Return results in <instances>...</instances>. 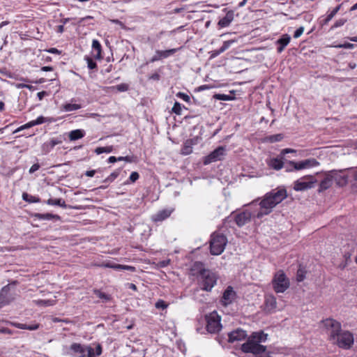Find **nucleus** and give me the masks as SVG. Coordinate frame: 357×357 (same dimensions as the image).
Here are the masks:
<instances>
[{
	"instance_id": "obj_32",
	"label": "nucleus",
	"mask_w": 357,
	"mask_h": 357,
	"mask_svg": "<svg viewBox=\"0 0 357 357\" xmlns=\"http://www.w3.org/2000/svg\"><path fill=\"white\" fill-rule=\"evenodd\" d=\"M36 217H38L39 219H42V220H51V219L59 220L60 219V217L58 215H53L51 213L37 214Z\"/></svg>"
},
{
	"instance_id": "obj_46",
	"label": "nucleus",
	"mask_w": 357,
	"mask_h": 357,
	"mask_svg": "<svg viewBox=\"0 0 357 357\" xmlns=\"http://www.w3.org/2000/svg\"><path fill=\"white\" fill-rule=\"evenodd\" d=\"M87 66L89 69H94L97 67V64L95 61H93L91 58H86Z\"/></svg>"
},
{
	"instance_id": "obj_21",
	"label": "nucleus",
	"mask_w": 357,
	"mask_h": 357,
	"mask_svg": "<svg viewBox=\"0 0 357 357\" xmlns=\"http://www.w3.org/2000/svg\"><path fill=\"white\" fill-rule=\"evenodd\" d=\"M266 309L268 311H273L277 307V301L275 296L271 295L266 298L265 301Z\"/></svg>"
},
{
	"instance_id": "obj_26",
	"label": "nucleus",
	"mask_w": 357,
	"mask_h": 357,
	"mask_svg": "<svg viewBox=\"0 0 357 357\" xmlns=\"http://www.w3.org/2000/svg\"><path fill=\"white\" fill-rule=\"evenodd\" d=\"M82 107L81 105L79 104H71V103H66L62 105L61 108L65 112H71L74 110L79 109Z\"/></svg>"
},
{
	"instance_id": "obj_63",
	"label": "nucleus",
	"mask_w": 357,
	"mask_h": 357,
	"mask_svg": "<svg viewBox=\"0 0 357 357\" xmlns=\"http://www.w3.org/2000/svg\"><path fill=\"white\" fill-rule=\"evenodd\" d=\"M158 60H160L159 55H158L156 53L155 54L151 59L150 61L151 63H153L155 61H157Z\"/></svg>"
},
{
	"instance_id": "obj_14",
	"label": "nucleus",
	"mask_w": 357,
	"mask_h": 357,
	"mask_svg": "<svg viewBox=\"0 0 357 357\" xmlns=\"http://www.w3.org/2000/svg\"><path fill=\"white\" fill-rule=\"evenodd\" d=\"M334 176H333L331 174V171L328 172L326 174L325 178L321 181L319 184V189L318 190V191L321 192L324 190L328 189L333 184Z\"/></svg>"
},
{
	"instance_id": "obj_56",
	"label": "nucleus",
	"mask_w": 357,
	"mask_h": 357,
	"mask_svg": "<svg viewBox=\"0 0 357 357\" xmlns=\"http://www.w3.org/2000/svg\"><path fill=\"white\" fill-rule=\"evenodd\" d=\"M86 350L88 353V357H95L96 356L94 353L93 349L91 347H88L86 348Z\"/></svg>"
},
{
	"instance_id": "obj_30",
	"label": "nucleus",
	"mask_w": 357,
	"mask_h": 357,
	"mask_svg": "<svg viewBox=\"0 0 357 357\" xmlns=\"http://www.w3.org/2000/svg\"><path fill=\"white\" fill-rule=\"evenodd\" d=\"M341 7V5L337 6L335 7L326 17V19L323 21V24H327L333 18V17L337 14V13L339 11L340 8Z\"/></svg>"
},
{
	"instance_id": "obj_28",
	"label": "nucleus",
	"mask_w": 357,
	"mask_h": 357,
	"mask_svg": "<svg viewBox=\"0 0 357 357\" xmlns=\"http://www.w3.org/2000/svg\"><path fill=\"white\" fill-rule=\"evenodd\" d=\"M49 205H56L63 208H66L67 206L65 201L61 199H49L47 202Z\"/></svg>"
},
{
	"instance_id": "obj_60",
	"label": "nucleus",
	"mask_w": 357,
	"mask_h": 357,
	"mask_svg": "<svg viewBox=\"0 0 357 357\" xmlns=\"http://www.w3.org/2000/svg\"><path fill=\"white\" fill-rule=\"evenodd\" d=\"M128 89L127 86L125 84H120L117 86V89L120 91H126Z\"/></svg>"
},
{
	"instance_id": "obj_41",
	"label": "nucleus",
	"mask_w": 357,
	"mask_h": 357,
	"mask_svg": "<svg viewBox=\"0 0 357 357\" xmlns=\"http://www.w3.org/2000/svg\"><path fill=\"white\" fill-rule=\"evenodd\" d=\"M172 112L176 114H181L182 108L179 102H176L172 107Z\"/></svg>"
},
{
	"instance_id": "obj_58",
	"label": "nucleus",
	"mask_w": 357,
	"mask_h": 357,
	"mask_svg": "<svg viewBox=\"0 0 357 357\" xmlns=\"http://www.w3.org/2000/svg\"><path fill=\"white\" fill-rule=\"evenodd\" d=\"M170 263V260L168 259V260H164V261H161L158 263V265L160 267H165L167 266V265H169V264Z\"/></svg>"
},
{
	"instance_id": "obj_1",
	"label": "nucleus",
	"mask_w": 357,
	"mask_h": 357,
	"mask_svg": "<svg viewBox=\"0 0 357 357\" xmlns=\"http://www.w3.org/2000/svg\"><path fill=\"white\" fill-rule=\"evenodd\" d=\"M287 197V190L284 188L275 189L267 192L259 204L260 209L256 215L257 218H261L270 214L273 209Z\"/></svg>"
},
{
	"instance_id": "obj_3",
	"label": "nucleus",
	"mask_w": 357,
	"mask_h": 357,
	"mask_svg": "<svg viewBox=\"0 0 357 357\" xmlns=\"http://www.w3.org/2000/svg\"><path fill=\"white\" fill-rule=\"evenodd\" d=\"M267 336L268 335L263 331L252 333L247 342L241 345V350L244 353H251L256 356H261L265 354L266 347L260 343L265 342Z\"/></svg>"
},
{
	"instance_id": "obj_57",
	"label": "nucleus",
	"mask_w": 357,
	"mask_h": 357,
	"mask_svg": "<svg viewBox=\"0 0 357 357\" xmlns=\"http://www.w3.org/2000/svg\"><path fill=\"white\" fill-rule=\"evenodd\" d=\"M122 270H127L132 272L135 271V268L131 266L123 265Z\"/></svg>"
},
{
	"instance_id": "obj_27",
	"label": "nucleus",
	"mask_w": 357,
	"mask_h": 357,
	"mask_svg": "<svg viewBox=\"0 0 357 357\" xmlns=\"http://www.w3.org/2000/svg\"><path fill=\"white\" fill-rule=\"evenodd\" d=\"M92 47L97 52L95 57L100 59L101 58V45L97 40H93L92 42Z\"/></svg>"
},
{
	"instance_id": "obj_36",
	"label": "nucleus",
	"mask_w": 357,
	"mask_h": 357,
	"mask_svg": "<svg viewBox=\"0 0 357 357\" xmlns=\"http://www.w3.org/2000/svg\"><path fill=\"white\" fill-rule=\"evenodd\" d=\"M233 43H234L233 40L225 41L222 46L217 51V54L224 52Z\"/></svg>"
},
{
	"instance_id": "obj_16",
	"label": "nucleus",
	"mask_w": 357,
	"mask_h": 357,
	"mask_svg": "<svg viewBox=\"0 0 357 357\" xmlns=\"http://www.w3.org/2000/svg\"><path fill=\"white\" fill-rule=\"evenodd\" d=\"M251 213L249 211H244L238 214L235 218V221L239 227H242L250 221Z\"/></svg>"
},
{
	"instance_id": "obj_50",
	"label": "nucleus",
	"mask_w": 357,
	"mask_h": 357,
	"mask_svg": "<svg viewBox=\"0 0 357 357\" xmlns=\"http://www.w3.org/2000/svg\"><path fill=\"white\" fill-rule=\"evenodd\" d=\"M303 31H304V28L303 26L299 27L298 29H297L295 31L294 37L295 38H299L303 34Z\"/></svg>"
},
{
	"instance_id": "obj_15",
	"label": "nucleus",
	"mask_w": 357,
	"mask_h": 357,
	"mask_svg": "<svg viewBox=\"0 0 357 357\" xmlns=\"http://www.w3.org/2000/svg\"><path fill=\"white\" fill-rule=\"evenodd\" d=\"M331 172L333 176H335L333 177V180L336 182L337 185L344 186L347 184L348 181L347 176L344 174H342V171L333 170L331 171Z\"/></svg>"
},
{
	"instance_id": "obj_13",
	"label": "nucleus",
	"mask_w": 357,
	"mask_h": 357,
	"mask_svg": "<svg viewBox=\"0 0 357 357\" xmlns=\"http://www.w3.org/2000/svg\"><path fill=\"white\" fill-rule=\"evenodd\" d=\"M236 293L231 287H228L223 293L222 297V305L227 306L232 303L235 298Z\"/></svg>"
},
{
	"instance_id": "obj_61",
	"label": "nucleus",
	"mask_w": 357,
	"mask_h": 357,
	"mask_svg": "<svg viewBox=\"0 0 357 357\" xmlns=\"http://www.w3.org/2000/svg\"><path fill=\"white\" fill-rule=\"evenodd\" d=\"M340 47L344 48H352L354 47V45L349 43H346L344 44L340 45Z\"/></svg>"
},
{
	"instance_id": "obj_47",
	"label": "nucleus",
	"mask_w": 357,
	"mask_h": 357,
	"mask_svg": "<svg viewBox=\"0 0 357 357\" xmlns=\"http://www.w3.org/2000/svg\"><path fill=\"white\" fill-rule=\"evenodd\" d=\"M139 177V174L137 172H133L131 173L129 177V181L130 183H135L137 180H138Z\"/></svg>"
},
{
	"instance_id": "obj_43",
	"label": "nucleus",
	"mask_w": 357,
	"mask_h": 357,
	"mask_svg": "<svg viewBox=\"0 0 357 357\" xmlns=\"http://www.w3.org/2000/svg\"><path fill=\"white\" fill-rule=\"evenodd\" d=\"M136 157H134V156H129V155H127V156H125V157H119L118 158V160L119 161H121V160H124V161H126L128 162H135L136 161Z\"/></svg>"
},
{
	"instance_id": "obj_6",
	"label": "nucleus",
	"mask_w": 357,
	"mask_h": 357,
	"mask_svg": "<svg viewBox=\"0 0 357 357\" xmlns=\"http://www.w3.org/2000/svg\"><path fill=\"white\" fill-rule=\"evenodd\" d=\"M205 320L206 322V330L208 333L216 334L222 329L221 317L216 311L205 315Z\"/></svg>"
},
{
	"instance_id": "obj_9",
	"label": "nucleus",
	"mask_w": 357,
	"mask_h": 357,
	"mask_svg": "<svg viewBox=\"0 0 357 357\" xmlns=\"http://www.w3.org/2000/svg\"><path fill=\"white\" fill-rule=\"evenodd\" d=\"M332 343L341 348L348 349L354 343L353 335L347 331H342L337 336V340H333Z\"/></svg>"
},
{
	"instance_id": "obj_29",
	"label": "nucleus",
	"mask_w": 357,
	"mask_h": 357,
	"mask_svg": "<svg viewBox=\"0 0 357 357\" xmlns=\"http://www.w3.org/2000/svg\"><path fill=\"white\" fill-rule=\"evenodd\" d=\"M70 349L75 352L82 354V355L80 357H84L86 349L80 344L73 343L71 344Z\"/></svg>"
},
{
	"instance_id": "obj_24",
	"label": "nucleus",
	"mask_w": 357,
	"mask_h": 357,
	"mask_svg": "<svg viewBox=\"0 0 357 357\" xmlns=\"http://www.w3.org/2000/svg\"><path fill=\"white\" fill-rule=\"evenodd\" d=\"M194 144L192 139H188L185 142L183 147L181 149L183 155H188L192 152V145Z\"/></svg>"
},
{
	"instance_id": "obj_4",
	"label": "nucleus",
	"mask_w": 357,
	"mask_h": 357,
	"mask_svg": "<svg viewBox=\"0 0 357 357\" xmlns=\"http://www.w3.org/2000/svg\"><path fill=\"white\" fill-rule=\"evenodd\" d=\"M227 243V239L225 235L216 232L213 233L211 235L210 241V251L211 255H220L224 251Z\"/></svg>"
},
{
	"instance_id": "obj_53",
	"label": "nucleus",
	"mask_w": 357,
	"mask_h": 357,
	"mask_svg": "<svg viewBox=\"0 0 357 357\" xmlns=\"http://www.w3.org/2000/svg\"><path fill=\"white\" fill-rule=\"evenodd\" d=\"M346 22V20L340 19L335 22L333 27H339L342 26Z\"/></svg>"
},
{
	"instance_id": "obj_52",
	"label": "nucleus",
	"mask_w": 357,
	"mask_h": 357,
	"mask_svg": "<svg viewBox=\"0 0 357 357\" xmlns=\"http://www.w3.org/2000/svg\"><path fill=\"white\" fill-rule=\"evenodd\" d=\"M177 96H178L179 98H182L185 102H189L190 101L189 96H188L185 93L179 92V93H177Z\"/></svg>"
},
{
	"instance_id": "obj_54",
	"label": "nucleus",
	"mask_w": 357,
	"mask_h": 357,
	"mask_svg": "<svg viewBox=\"0 0 357 357\" xmlns=\"http://www.w3.org/2000/svg\"><path fill=\"white\" fill-rule=\"evenodd\" d=\"M296 152V150L294 149H282L281 153H280V155L283 157L286 153H295Z\"/></svg>"
},
{
	"instance_id": "obj_22",
	"label": "nucleus",
	"mask_w": 357,
	"mask_h": 357,
	"mask_svg": "<svg viewBox=\"0 0 357 357\" xmlns=\"http://www.w3.org/2000/svg\"><path fill=\"white\" fill-rule=\"evenodd\" d=\"M13 326L15 327L20 328V329H24V330H29V331H36L39 328L40 324H33L30 325L21 324V323H13Z\"/></svg>"
},
{
	"instance_id": "obj_34",
	"label": "nucleus",
	"mask_w": 357,
	"mask_h": 357,
	"mask_svg": "<svg viewBox=\"0 0 357 357\" xmlns=\"http://www.w3.org/2000/svg\"><path fill=\"white\" fill-rule=\"evenodd\" d=\"M303 161L304 162L305 168L315 167L319 165V162L314 158H309L304 160Z\"/></svg>"
},
{
	"instance_id": "obj_42",
	"label": "nucleus",
	"mask_w": 357,
	"mask_h": 357,
	"mask_svg": "<svg viewBox=\"0 0 357 357\" xmlns=\"http://www.w3.org/2000/svg\"><path fill=\"white\" fill-rule=\"evenodd\" d=\"M168 305L163 301V300H158L155 304V307L158 309H166Z\"/></svg>"
},
{
	"instance_id": "obj_10",
	"label": "nucleus",
	"mask_w": 357,
	"mask_h": 357,
	"mask_svg": "<svg viewBox=\"0 0 357 357\" xmlns=\"http://www.w3.org/2000/svg\"><path fill=\"white\" fill-rule=\"evenodd\" d=\"M225 149L223 146H219L207 155L204 160V165L210 164L213 162L220 160L225 155Z\"/></svg>"
},
{
	"instance_id": "obj_39",
	"label": "nucleus",
	"mask_w": 357,
	"mask_h": 357,
	"mask_svg": "<svg viewBox=\"0 0 357 357\" xmlns=\"http://www.w3.org/2000/svg\"><path fill=\"white\" fill-rule=\"evenodd\" d=\"M38 305L51 306L56 303L55 300H38L36 301Z\"/></svg>"
},
{
	"instance_id": "obj_44",
	"label": "nucleus",
	"mask_w": 357,
	"mask_h": 357,
	"mask_svg": "<svg viewBox=\"0 0 357 357\" xmlns=\"http://www.w3.org/2000/svg\"><path fill=\"white\" fill-rule=\"evenodd\" d=\"M34 123L33 121H29V123L20 126V128H18L14 132H17L22 130H24V129H26V128H31L33 126H34Z\"/></svg>"
},
{
	"instance_id": "obj_12",
	"label": "nucleus",
	"mask_w": 357,
	"mask_h": 357,
	"mask_svg": "<svg viewBox=\"0 0 357 357\" xmlns=\"http://www.w3.org/2000/svg\"><path fill=\"white\" fill-rule=\"evenodd\" d=\"M247 335H248L245 331L241 328H238L228 334L229 342H234L236 341H241L245 339Z\"/></svg>"
},
{
	"instance_id": "obj_5",
	"label": "nucleus",
	"mask_w": 357,
	"mask_h": 357,
	"mask_svg": "<svg viewBox=\"0 0 357 357\" xmlns=\"http://www.w3.org/2000/svg\"><path fill=\"white\" fill-rule=\"evenodd\" d=\"M273 289L276 293H284L290 286V282L284 272L277 271L272 280Z\"/></svg>"
},
{
	"instance_id": "obj_20",
	"label": "nucleus",
	"mask_w": 357,
	"mask_h": 357,
	"mask_svg": "<svg viewBox=\"0 0 357 357\" xmlns=\"http://www.w3.org/2000/svg\"><path fill=\"white\" fill-rule=\"evenodd\" d=\"M283 157L271 158L268 162V165L273 169L280 170L283 167Z\"/></svg>"
},
{
	"instance_id": "obj_59",
	"label": "nucleus",
	"mask_w": 357,
	"mask_h": 357,
	"mask_svg": "<svg viewBox=\"0 0 357 357\" xmlns=\"http://www.w3.org/2000/svg\"><path fill=\"white\" fill-rule=\"evenodd\" d=\"M101 354H102V347H101L100 344H98L96 348V355L100 356V355H101Z\"/></svg>"
},
{
	"instance_id": "obj_11",
	"label": "nucleus",
	"mask_w": 357,
	"mask_h": 357,
	"mask_svg": "<svg viewBox=\"0 0 357 357\" xmlns=\"http://www.w3.org/2000/svg\"><path fill=\"white\" fill-rule=\"evenodd\" d=\"M10 285L3 287L0 291V307L9 304L13 301L14 297L10 293Z\"/></svg>"
},
{
	"instance_id": "obj_51",
	"label": "nucleus",
	"mask_w": 357,
	"mask_h": 357,
	"mask_svg": "<svg viewBox=\"0 0 357 357\" xmlns=\"http://www.w3.org/2000/svg\"><path fill=\"white\" fill-rule=\"evenodd\" d=\"M216 96L218 100H230L232 99L229 96L225 94H218Z\"/></svg>"
},
{
	"instance_id": "obj_45",
	"label": "nucleus",
	"mask_w": 357,
	"mask_h": 357,
	"mask_svg": "<svg viewBox=\"0 0 357 357\" xmlns=\"http://www.w3.org/2000/svg\"><path fill=\"white\" fill-rule=\"evenodd\" d=\"M119 172H114L112 173L107 178L104 180V182H112L119 176Z\"/></svg>"
},
{
	"instance_id": "obj_48",
	"label": "nucleus",
	"mask_w": 357,
	"mask_h": 357,
	"mask_svg": "<svg viewBox=\"0 0 357 357\" xmlns=\"http://www.w3.org/2000/svg\"><path fill=\"white\" fill-rule=\"evenodd\" d=\"M52 149H53L52 147H50V143L48 142L44 143L42 145V151L45 153L50 152Z\"/></svg>"
},
{
	"instance_id": "obj_31",
	"label": "nucleus",
	"mask_w": 357,
	"mask_h": 357,
	"mask_svg": "<svg viewBox=\"0 0 357 357\" xmlns=\"http://www.w3.org/2000/svg\"><path fill=\"white\" fill-rule=\"evenodd\" d=\"M289 165L295 170L306 169L303 160L300 162L289 161Z\"/></svg>"
},
{
	"instance_id": "obj_33",
	"label": "nucleus",
	"mask_w": 357,
	"mask_h": 357,
	"mask_svg": "<svg viewBox=\"0 0 357 357\" xmlns=\"http://www.w3.org/2000/svg\"><path fill=\"white\" fill-rule=\"evenodd\" d=\"M93 293L100 299L104 300L105 302L111 300V296L108 294H106L98 289H94Z\"/></svg>"
},
{
	"instance_id": "obj_55",
	"label": "nucleus",
	"mask_w": 357,
	"mask_h": 357,
	"mask_svg": "<svg viewBox=\"0 0 357 357\" xmlns=\"http://www.w3.org/2000/svg\"><path fill=\"white\" fill-rule=\"evenodd\" d=\"M39 168H40V165L38 163L34 164L29 169V173L33 174L35 172H36Z\"/></svg>"
},
{
	"instance_id": "obj_64",
	"label": "nucleus",
	"mask_w": 357,
	"mask_h": 357,
	"mask_svg": "<svg viewBox=\"0 0 357 357\" xmlns=\"http://www.w3.org/2000/svg\"><path fill=\"white\" fill-rule=\"evenodd\" d=\"M47 52L50 53L58 54H59L61 53L60 51L56 48H50V50H47Z\"/></svg>"
},
{
	"instance_id": "obj_38",
	"label": "nucleus",
	"mask_w": 357,
	"mask_h": 357,
	"mask_svg": "<svg viewBox=\"0 0 357 357\" xmlns=\"http://www.w3.org/2000/svg\"><path fill=\"white\" fill-rule=\"evenodd\" d=\"M113 151V146H105V147H98L96 149L95 152L97 154H101L102 153H111Z\"/></svg>"
},
{
	"instance_id": "obj_18",
	"label": "nucleus",
	"mask_w": 357,
	"mask_h": 357,
	"mask_svg": "<svg viewBox=\"0 0 357 357\" xmlns=\"http://www.w3.org/2000/svg\"><path fill=\"white\" fill-rule=\"evenodd\" d=\"M291 37L288 34H284L280 38H279L276 43L279 45L277 49L278 53H281L285 48V47L289 43Z\"/></svg>"
},
{
	"instance_id": "obj_62",
	"label": "nucleus",
	"mask_w": 357,
	"mask_h": 357,
	"mask_svg": "<svg viewBox=\"0 0 357 357\" xmlns=\"http://www.w3.org/2000/svg\"><path fill=\"white\" fill-rule=\"evenodd\" d=\"M95 174H96V170L86 171L85 173L86 176H87L89 177L93 176Z\"/></svg>"
},
{
	"instance_id": "obj_25",
	"label": "nucleus",
	"mask_w": 357,
	"mask_h": 357,
	"mask_svg": "<svg viewBox=\"0 0 357 357\" xmlns=\"http://www.w3.org/2000/svg\"><path fill=\"white\" fill-rule=\"evenodd\" d=\"M178 49H177V48H174V49H170V50H157L156 54L158 55H159L160 59H162L163 58H167V57L169 56L170 55L174 54L175 52H176L178 51Z\"/></svg>"
},
{
	"instance_id": "obj_19",
	"label": "nucleus",
	"mask_w": 357,
	"mask_h": 357,
	"mask_svg": "<svg viewBox=\"0 0 357 357\" xmlns=\"http://www.w3.org/2000/svg\"><path fill=\"white\" fill-rule=\"evenodd\" d=\"M234 12L232 10H229L227 13L225 17H224L223 18H222L221 20H219L218 22V26H220V27H227L228 26L231 22L233 21L234 20Z\"/></svg>"
},
{
	"instance_id": "obj_37",
	"label": "nucleus",
	"mask_w": 357,
	"mask_h": 357,
	"mask_svg": "<svg viewBox=\"0 0 357 357\" xmlns=\"http://www.w3.org/2000/svg\"><path fill=\"white\" fill-rule=\"evenodd\" d=\"M306 271L304 268L300 267L296 273V280L298 282H302L305 278Z\"/></svg>"
},
{
	"instance_id": "obj_23",
	"label": "nucleus",
	"mask_w": 357,
	"mask_h": 357,
	"mask_svg": "<svg viewBox=\"0 0 357 357\" xmlns=\"http://www.w3.org/2000/svg\"><path fill=\"white\" fill-rule=\"evenodd\" d=\"M84 134L85 132L83 130L77 129L70 131L68 137L70 141H75L82 138L84 136Z\"/></svg>"
},
{
	"instance_id": "obj_8",
	"label": "nucleus",
	"mask_w": 357,
	"mask_h": 357,
	"mask_svg": "<svg viewBox=\"0 0 357 357\" xmlns=\"http://www.w3.org/2000/svg\"><path fill=\"white\" fill-rule=\"evenodd\" d=\"M317 179L312 175L303 176L294 183V190L296 191H304L314 187Z\"/></svg>"
},
{
	"instance_id": "obj_7",
	"label": "nucleus",
	"mask_w": 357,
	"mask_h": 357,
	"mask_svg": "<svg viewBox=\"0 0 357 357\" xmlns=\"http://www.w3.org/2000/svg\"><path fill=\"white\" fill-rule=\"evenodd\" d=\"M324 328L328 336V340L332 342L337 340V336L342 331L341 324L334 319H326L322 321Z\"/></svg>"
},
{
	"instance_id": "obj_40",
	"label": "nucleus",
	"mask_w": 357,
	"mask_h": 357,
	"mask_svg": "<svg viewBox=\"0 0 357 357\" xmlns=\"http://www.w3.org/2000/svg\"><path fill=\"white\" fill-rule=\"evenodd\" d=\"M33 123H34V125L36 126V125H39V124H42L45 122H51V119H47V118H45V117H43V116H39L38 118H37V119L33 121Z\"/></svg>"
},
{
	"instance_id": "obj_17",
	"label": "nucleus",
	"mask_w": 357,
	"mask_h": 357,
	"mask_svg": "<svg viewBox=\"0 0 357 357\" xmlns=\"http://www.w3.org/2000/svg\"><path fill=\"white\" fill-rule=\"evenodd\" d=\"M173 211V209H163L158 211L155 215L152 217V220L154 222L162 221L170 216Z\"/></svg>"
},
{
	"instance_id": "obj_2",
	"label": "nucleus",
	"mask_w": 357,
	"mask_h": 357,
	"mask_svg": "<svg viewBox=\"0 0 357 357\" xmlns=\"http://www.w3.org/2000/svg\"><path fill=\"white\" fill-rule=\"evenodd\" d=\"M202 262H195L192 268L194 275H197L198 284L204 291H211L215 285L218 275L211 270L203 267Z\"/></svg>"
},
{
	"instance_id": "obj_49",
	"label": "nucleus",
	"mask_w": 357,
	"mask_h": 357,
	"mask_svg": "<svg viewBox=\"0 0 357 357\" xmlns=\"http://www.w3.org/2000/svg\"><path fill=\"white\" fill-rule=\"evenodd\" d=\"M48 142L50 143V147L54 148L56 145L61 144L62 140L59 139H54V138H53V139H51L50 140V142Z\"/></svg>"
},
{
	"instance_id": "obj_35",
	"label": "nucleus",
	"mask_w": 357,
	"mask_h": 357,
	"mask_svg": "<svg viewBox=\"0 0 357 357\" xmlns=\"http://www.w3.org/2000/svg\"><path fill=\"white\" fill-rule=\"evenodd\" d=\"M282 139H283V135L282 134H276V135H270L266 138V141L269 142L271 143L280 142Z\"/></svg>"
}]
</instances>
